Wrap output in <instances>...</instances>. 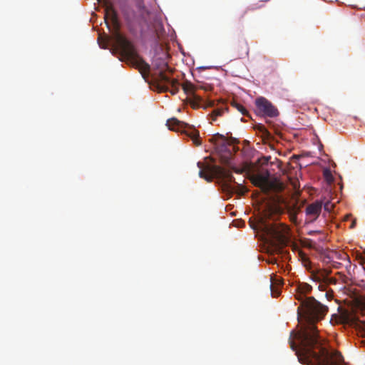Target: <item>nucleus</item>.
<instances>
[{"mask_svg": "<svg viewBox=\"0 0 365 365\" xmlns=\"http://www.w3.org/2000/svg\"><path fill=\"white\" fill-rule=\"evenodd\" d=\"M312 287L307 283L298 284L294 289L295 298L300 302L297 308L301 329L297 334L300 344L298 349L294 341L290 346L296 351L298 360L307 365H341L344 359L337 351H329L322 346L315 323L322 319L328 312V307L313 297H307Z\"/></svg>", "mask_w": 365, "mask_h": 365, "instance_id": "nucleus-1", "label": "nucleus"}, {"mask_svg": "<svg viewBox=\"0 0 365 365\" xmlns=\"http://www.w3.org/2000/svg\"><path fill=\"white\" fill-rule=\"evenodd\" d=\"M104 7L105 21L109 29L110 26L108 21L112 24V31L114 36L115 43L120 51L121 61H124L128 64L138 68L144 76L145 73L149 71L150 66L138 55L133 43L119 32L120 24L117 12L114 9L113 4L105 0Z\"/></svg>", "mask_w": 365, "mask_h": 365, "instance_id": "nucleus-2", "label": "nucleus"}, {"mask_svg": "<svg viewBox=\"0 0 365 365\" xmlns=\"http://www.w3.org/2000/svg\"><path fill=\"white\" fill-rule=\"evenodd\" d=\"M157 71L154 74L153 81L160 92L169 91L172 95L178 93L180 83L177 79L172 78L173 69L167 63H163L162 66H155Z\"/></svg>", "mask_w": 365, "mask_h": 365, "instance_id": "nucleus-3", "label": "nucleus"}, {"mask_svg": "<svg viewBox=\"0 0 365 365\" xmlns=\"http://www.w3.org/2000/svg\"><path fill=\"white\" fill-rule=\"evenodd\" d=\"M261 229L264 235L273 245L283 246L289 241V228L281 223H262Z\"/></svg>", "mask_w": 365, "mask_h": 365, "instance_id": "nucleus-4", "label": "nucleus"}, {"mask_svg": "<svg viewBox=\"0 0 365 365\" xmlns=\"http://www.w3.org/2000/svg\"><path fill=\"white\" fill-rule=\"evenodd\" d=\"M167 126L170 130L181 132L189 137L195 145H201V140L199 136V132L188 124L172 118L167 120Z\"/></svg>", "mask_w": 365, "mask_h": 365, "instance_id": "nucleus-5", "label": "nucleus"}, {"mask_svg": "<svg viewBox=\"0 0 365 365\" xmlns=\"http://www.w3.org/2000/svg\"><path fill=\"white\" fill-rule=\"evenodd\" d=\"M214 170L217 175L226 181L225 186L231 192L242 195L247 191L242 184L235 182V179L230 170L220 166H215Z\"/></svg>", "mask_w": 365, "mask_h": 365, "instance_id": "nucleus-6", "label": "nucleus"}, {"mask_svg": "<svg viewBox=\"0 0 365 365\" xmlns=\"http://www.w3.org/2000/svg\"><path fill=\"white\" fill-rule=\"evenodd\" d=\"M250 180L255 186L260 187L264 192H267L271 188L269 173L267 170L262 169L259 173L253 174Z\"/></svg>", "mask_w": 365, "mask_h": 365, "instance_id": "nucleus-7", "label": "nucleus"}, {"mask_svg": "<svg viewBox=\"0 0 365 365\" xmlns=\"http://www.w3.org/2000/svg\"><path fill=\"white\" fill-rule=\"evenodd\" d=\"M255 104L259 112L263 115L273 118L279 115L277 108L265 98L260 97L257 98Z\"/></svg>", "mask_w": 365, "mask_h": 365, "instance_id": "nucleus-8", "label": "nucleus"}, {"mask_svg": "<svg viewBox=\"0 0 365 365\" xmlns=\"http://www.w3.org/2000/svg\"><path fill=\"white\" fill-rule=\"evenodd\" d=\"M230 51L235 58H245L250 52L249 44L245 38L238 39L232 43Z\"/></svg>", "mask_w": 365, "mask_h": 365, "instance_id": "nucleus-9", "label": "nucleus"}, {"mask_svg": "<svg viewBox=\"0 0 365 365\" xmlns=\"http://www.w3.org/2000/svg\"><path fill=\"white\" fill-rule=\"evenodd\" d=\"M184 92L190 96L188 98L189 103L192 108L197 109L201 106L202 99L201 97L195 94V86L190 82L186 81L182 85Z\"/></svg>", "mask_w": 365, "mask_h": 365, "instance_id": "nucleus-10", "label": "nucleus"}, {"mask_svg": "<svg viewBox=\"0 0 365 365\" xmlns=\"http://www.w3.org/2000/svg\"><path fill=\"white\" fill-rule=\"evenodd\" d=\"M322 208V202L315 201L314 202L307 205L305 210L307 219L310 222H314L319 216Z\"/></svg>", "mask_w": 365, "mask_h": 365, "instance_id": "nucleus-11", "label": "nucleus"}, {"mask_svg": "<svg viewBox=\"0 0 365 365\" xmlns=\"http://www.w3.org/2000/svg\"><path fill=\"white\" fill-rule=\"evenodd\" d=\"M271 281L270 290L272 296L273 297H277L280 294V290L278 287L281 284V280L279 279H273L272 277Z\"/></svg>", "mask_w": 365, "mask_h": 365, "instance_id": "nucleus-12", "label": "nucleus"}, {"mask_svg": "<svg viewBox=\"0 0 365 365\" xmlns=\"http://www.w3.org/2000/svg\"><path fill=\"white\" fill-rule=\"evenodd\" d=\"M302 206V204L299 205L298 202H295L289 209L291 220L295 223H297V215L300 212Z\"/></svg>", "mask_w": 365, "mask_h": 365, "instance_id": "nucleus-13", "label": "nucleus"}, {"mask_svg": "<svg viewBox=\"0 0 365 365\" xmlns=\"http://www.w3.org/2000/svg\"><path fill=\"white\" fill-rule=\"evenodd\" d=\"M226 110L227 108H217L214 109L211 113V119L212 120H216L218 116H221Z\"/></svg>", "mask_w": 365, "mask_h": 365, "instance_id": "nucleus-14", "label": "nucleus"}, {"mask_svg": "<svg viewBox=\"0 0 365 365\" xmlns=\"http://www.w3.org/2000/svg\"><path fill=\"white\" fill-rule=\"evenodd\" d=\"M232 106L234 108H235L239 112H240L242 115H248L247 110L242 104L235 101V102L232 103Z\"/></svg>", "mask_w": 365, "mask_h": 365, "instance_id": "nucleus-15", "label": "nucleus"}, {"mask_svg": "<svg viewBox=\"0 0 365 365\" xmlns=\"http://www.w3.org/2000/svg\"><path fill=\"white\" fill-rule=\"evenodd\" d=\"M324 176L326 180L329 183L334 180L331 173L327 169L324 171Z\"/></svg>", "mask_w": 365, "mask_h": 365, "instance_id": "nucleus-16", "label": "nucleus"}, {"mask_svg": "<svg viewBox=\"0 0 365 365\" xmlns=\"http://www.w3.org/2000/svg\"><path fill=\"white\" fill-rule=\"evenodd\" d=\"M334 206V204L329 201L326 202L324 205V210L327 212H331L333 210Z\"/></svg>", "mask_w": 365, "mask_h": 365, "instance_id": "nucleus-17", "label": "nucleus"}, {"mask_svg": "<svg viewBox=\"0 0 365 365\" xmlns=\"http://www.w3.org/2000/svg\"><path fill=\"white\" fill-rule=\"evenodd\" d=\"M359 308L361 310V312L363 315L365 314V299L359 302L358 303Z\"/></svg>", "mask_w": 365, "mask_h": 365, "instance_id": "nucleus-18", "label": "nucleus"}, {"mask_svg": "<svg viewBox=\"0 0 365 365\" xmlns=\"http://www.w3.org/2000/svg\"><path fill=\"white\" fill-rule=\"evenodd\" d=\"M199 175H200V178H205V179H206V180H208V181H210V180H211V179H212V178H211V177L208 176V175H207V174H205V173H204V171H202V170H200V171L199 172Z\"/></svg>", "mask_w": 365, "mask_h": 365, "instance_id": "nucleus-19", "label": "nucleus"}, {"mask_svg": "<svg viewBox=\"0 0 365 365\" xmlns=\"http://www.w3.org/2000/svg\"><path fill=\"white\" fill-rule=\"evenodd\" d=\"M259 130L264 135H269V133L268 132V130L264 125H259Z\"/></svg>", "mask_w": 365, "mask_h": 365, "instance_id": "nucleus-20", "label": "nucleus"}, {"mask_svg": "<svg viewBox=\"0 0 365 365\" xmlns=\"http://www.w3.org/2000/svg\"><path fill=\"white\" fill-rule=\"evenodd\" d=\"M217 136H218V137H220V138L221 139H222L223 140H225V143H230V142H228L227 139H226V138H225V136H224V135H220V134H217ZM234 140H232V142H230V143H232Z\"/></svg>", "mask_w": 365, "mask_h": 365, "instance_id": "nucleus-21", "label": "nucleus"}, {"mask_svg": "<svg viewBox=\"0 0 365 365\" xmlns=\"http://www.w3.org/2000/svg\"><path fill=\"white\" fill-rule=\"evenodd\" d=\"M246 13H247V10L246 9L242 11V12L239 14V16H239V19L241 20L242 19H243L245 15L246 14Z\"/></svg>", "mask_w": 365, "mask_h": 365, "instance_id": "nucleus-22", "label": "nucleus"}, {"mask_svg": "<svg viewBox=\"0 0 365 365\" xmlns=\"http://www.w3.org/2000/svg\"><path fill=\"white\" fill-rule=\"evenodd\" d=\"M355 226H356V220H354L352 221V222H351V225H350V228H351V229H353V228H354V227H355Z\"/></svg>", "mask_w": 365, "mask_h": 365, "instance_id": "nucleus-23", "label": "nucleus"}, {"mask_svg": "<svg viewBox=\"0 0 365 365\" xmlns=\"http://www.w3.org/2000/svg\"><path fill=\"white\" fill-rule=\"evenodd\" d=\"M233 170H234V172H235L237 173H241V170H240L239 169L235 168H233Z\"/></svg>", "mask_w": 365, "mask_h": 365, "instance_id": "nucleus-24", "label": "nucleus"}, {"mask_svg": "<svg viewBox=\"0 0 365 365\" xmlns=\"http://www.w3.org/2000/svg\"><path fill=\"white\" fill-rule=\"evenodd\" d=\"M351 217V215H346L344 217V220H348Z\"/></svg>", "mask_w": 365, "mask_h": 365, "instance_id": "nucleus-25", "label": "nucleus"}, {"mask_svg": "<svg viewBox=\"0 0 365 365\" xmlns=\"http://www.w3.org/2000/svg\"><path fill=\"white\" fill-rule=\"evenodd\" d=\"M260 6H255L253 5V6H252L250 9L253 10V9H257V8H259Z\"/></svg>", "mask_w": 365, "mask_h": 365, "instance_id": "nucleus-26", "label": "nucleus"}, {"mask_svg": "<svg viewBox=\"0 0 365 365\" xmlns=\"http://www.w3.org/2000/svg\"><path fill=\"white\" fill-rule=\"evenodd\" d=\"M98 1H100L101 0H98Z\"/></svg>", "mask_w": 365, "mask_h": 365, "instance_id": "nucleus-27", "label": "nucleus"}]
</instances>
